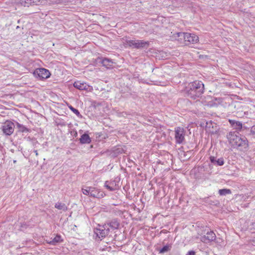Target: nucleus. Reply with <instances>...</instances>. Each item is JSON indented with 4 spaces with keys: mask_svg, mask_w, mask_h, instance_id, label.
Segmentation results:
<instances>
[{
    "mask_svg": "<svg viewBox=\"0 0 255 255\" xmlns=\"http://www.w3.org/2000/svg\"><path fill=\"white\" fill-rule=\"evenodd\" d=\"M241 137L238 135L234 131H231L227 134V138L229 143L234 147L238 143V141L240 140Z\"/></svg>",
    "mask_w": 255,
    "mask_h": 255,
    "instance_id": "nucleus-8",
    "label": "nucleus"
},
{
    "mask_svg": "<svg viewBox=\"0 0 255 255\" xmlns=\"http://www.w3.org/2000/svg\"><path fill=\"white\" fill-rule=\"evenodd\" d=\"M35 152L36 153V155H38V153H37V150H35Z\"/></svg>",
    "mask_w": 255,
    "mask_h": 255,
    "instance_id": "nucleus-30",
    "label": "nucleus"
},
{
    "mask_svg": "<svg viewBox=\"0 0 255 255\" xmlns=\"http://www.w3.org/2000/svg\"><path fill=\"white\" fill-rule=\"evenodd\" d=\"M251 131L253 134H255V126H253L252 128Z\"/></svg>",
    "mask_w": 255,
    "mask_h": 255,
    "instance_id": "nucleus-29",
    "label": "nucleus"
},
{
    "mask_svg": "<svg viewBox=\"0 0 255 255\" xmlns=\"http://www.w3.org/2000/svg\"><path fill=\"white\" fill-rule=\"evenodd\" d=\"M216 238L215 234L213 231H210L201 237V241L204 243L210 242L214 241Z\"/></svg>",
    "mask_w": 255,
    "mask_h": 255,
    "instance_id": "nucleus-11",
    "label": "nucleus"
},
{
    "mask_svg": "<svg viewBox=\"0 0 255 255\" xmlns=\"http://www.w3.org/2000/svg\"><path fill=\"white\" fill-rule=\"evenodd\" d=\"M109 228H107L104 225L102 228L96 229L95 233L99 238H103L109 234Z\"/></svg>",
    "mask_w": 255,
    "mask_h": 255,
    "instance_id": "nucleus-10",
    "label": "nucleus"
},
{
    "mask_svg": "<svg viewBox=\"0 0 255 255\" xmlns=\"http://www.w3.org/2000/svg\"><path fill=\"white\" fill-rule=\"evenodd\" d=\"M16 125L17 128L19 129V130L21 132L28 131V129L27 128H26L24 126L19 124L18 123H16Z\"/></svg>",
    "mask_w": 255,
    "mask_h": 255,
    "instance_id": "nucleus-24",
    "label": "nucleus"
},
{
    "mask_svg": "<svg viewBox=\"0 0 255 255\" xmlns=\"http://www.w3.org/2000/svg\"><path fill=\"white\" fill-rule=\"evenodd\" d=\"M174 35L175 37H178L177 40L180 41L181 42L183 41L184 44L186 45H188L191 43H196L199 41L198 37L194 34L184 32H177Z\"/></svg>",
    "mask_w": 255,
    "mask_h": 255,
    "instance_id": "nucleus-3",
    "label": "nucleus"
},
{
    "mask_svg": "<svg viewBox=\"0 0 255 255\" xmlns=\"http://www.w3.org/2000/svg\"><path fill=\"white\" fill-rule=\"evenodd\" d=\"M105 187L109 189L110 191H114L115 190V188H114L113 186H111L109 184V181H106L105 183Z\"/></svg>",
    "mask_w": 255,
    "mask_h": 255,
    "instance_id": "nucleus-26",
    "label": "nucleus"
},
{
    "mask_svg": "<svg viewBox=\"0 0 255 255\" xmlns=\"http://www.w3.org/2000/svg\"><path fill=\"white\" fill-rule=\"evenodd\" d=\"M109 184L111 186H113L114 188H115V190L116 189V183L115 181H109Z\"/></svg>",
    "mask_w": 255,
    "mask_h": 255,
    "instance_id": "nucleus-27",
    "label": "nucleus"
},
{
    "mask_svg": "<svg viewBox=\"0 0 255 255\" xmlns=\"http://www.w3.org/2000/svg\"><path fill=\"white\" fill-rule=\"evenodd\" d=\"M204 90L203 83L200 81H195L188 84L186 89V94L188 98L195 100L201 96Z\"/></svg>",
    "mask_w": 255,
    "mask_h": 255,
    "instance_id": "nucleus-1",
    "label": "nucleus"
},
{
    "mask_svg": "<svg viewBox=\"0 0 255 255\" xmlns=\"http://www.w3.org/2000/svg\"><path fill=\"white\" fill-rule=\"evenodd\" d=\"M54 207L55 208L63 212H66L68 210V207L66 205L60 202H58L55 203Z\"/></svg>",
    "mask_w": 255,
    "mask_h": 255,
    "instance_id": "nucleus-19",
    "label": "nucleus"
},
{
    "mask_svg": "<svg viewBox=\"0 0 255 255\" xmlns=\"http://www.w3.org/2000/svg\"><path fill=\"white\" fill-rule=\"evenodd\" d=\"M73 86L76 89L80 90H88L90 86L86 83L81 82L80 81L75 82Z\"/></svg>",
    "mask_w": 255,
    "mask_h": 255,
    "instance_id": "nucleus-13",
    "label": "nucleus"
},
{
    "mask_svg": "<svg viewBox=\"0 0 255 255\" xmlns=\"http://www.w3.org/2000/svg\"><path fill=\"white\" fill-rule=\"evenodd\" d=\"M104 196V193L103 192L101 191L99 189L93 187V189H92V191L91 192L90 197L97 198H101L103 197Z\"/></svg>",
    "mask_w": 255,
    "mask_h": 255,
    "instance_id": "nucleus-14",
    "label": "nucleus"
},
{
    "mask_svg": "<svg viewBox=\"0 0 255 255\" xmlns=\"http://www.w3.org/2000/svg\"><path fill=\"white\" fill-rule=\"evenodd\" d=\"M92 189H93V187L85 186L82 188V193L84 195H88L90 197Z\"/></svg>",
    "mask_w": 255,
    "mask_h": 255,
    "instance_id": "nucleus-22",
    "label": "nucleus"
},
{
    "mask_svg": "<svg viewBox=\"0 0 255 255\" xmlns=\"http://www.w3.org/2000/svg\"><path fill=\"white\" fill-rule=\"evenodd\" d=\"M171 248L172 245L171 244H167L159 250V253L162 254L167 253L171 250Z\"/></svg>",
    "mask_w": 255,
    "mask_h": 255,
    "instance_id": "nucleus-21",
    "label": "nucleus"
},
{
    "mask_svg": "<svg viewBox=\"0 0 255 255\" xmlns=\"http://www.w3.org/2000/svg\"><path fill=\"white\" fill-rule=\"evenodd\" d=\"M249 146L248 141L245 136L241 137L239 141H238L234 148H237L240 150H247Z\"/></svg>",
    "mask_w": 255,
    "mask_h": 255,
    "instance_id": "nucleus-9",
    "label": "nucleus"
},
{
    "mask_svg": "<svg viewBox=\"0 0 255 255\" xmlns=\"http://www.w3.org/2000/svg\"><path fill=\"white\" fill-rule=\"evenodd\" d=\"M14 123L9 121H6L2 126V130L5 135H10L14 131Z\"/></svg>",
    "mask_w": 255,
    "mask_h": 255,
    "instance_id": "nucleus-7",
    "label": "nucleus"
},
{
    "mask_svg": "<svg viewBox=\"0 0 255 255\" xmlns=\"http://www.w3.org/2000/svg\"><path fill=\"white\" fill-rule=\"evenodd\" d=\"M63 0H18V3L24 6L31 5L54 4L62 3Z\"/></svg>",
    "mask_w": 255,
    "mask_h": 255,
    "instance_id": "nucleus-2",
    "label": "nucleus"
},
{
    "mask_svg": "<svg viewBox=\"0 0 255 255\" xmlns=\"http://www.w3.org/2000/svg\"><path fill=\"white\" fill-rule=\"evenodd\" d=\"M231 193V190L229 189H222L219 190V193L221 196H225L227 194H230Z\"/></svg>",
    "mask_w": 255,
    "mask_h": 255,
    "instance_id": "nucleus-23",
    "label": "nucleus"
},
{
    "mask_svg": "<svg viewBox=\"0 0 255 255\" xmlns=\"http://www.w3.org/2000/svg\"><path fill=\"white\" fill-rule=\"evenodd\" d=\"M186 255H195V252L193 251H190L188 252Z\"/></svg>",
    "mask_w": 255,
    "mask_h": 255,
    "instance_id": "nucleus-28",
    "label": "nucleus"
},
{
    "mask_svg": "<svg viewBox=\"0 0 255 255\" xmlns=\"http://www.w3.org/2000/svg\"><path fill=\"white\" fill-rule=\"evenodd\" d=\"M101 64L107 68H110L113 67V62L108 58H104L101 61Z\"/></svg>",
    "mask_w": 255,
    "mask_h": 255,
    "instance_id": "nucleus-18",
    "label": "nucleus"
},
{
    "mask_svg": "<svg viewBox=\"0 0 255 255\" xmlns=\"http://www.w3.org/2000/svg\"><path fill=\"white\" fill-rule=\"evenodd\" d=\"M105 226L107 228L111 227L112 229L115 230L118 229L120 226V223L117 219H114L110 222H107L105 224Z\"/></svg>",
    "mask_w": 255,
    "mask_h": 255,
    "instance_id": "nucleus-15",
    "label": "nucleus"
},
{
    "mask_svg": "<svg viewBox=\"0 0 255 255\" xmlns=\"http://www.w3.org/2000/svg\"><path fill=\"white\" fill-rule=\"evenodd\" d=\"M210 160L211 163L215 165L222 166L224 164V160L223 157H221L217 159L216 157L211 156L210 157Z\"/></svg>",
    "mask_w": 255,
    "mask_h": 255,
    "instance_id": "nucleus-16",
    "label": "nucleus"
},
{
    "mask_svg": "<svg viewBox=\"0 0 255 255\" xmlns=\"http://www.w3.org/2000/svg\"><path fill=\"white\" fill-rule=\"evenodd\" d=\"M69 109L72 111L76 116L78 117H82L81 115L80 114L79 111L75 108H73L72 106L69 107Z\"/></svg>",
    "mask_w": 255,
    "mask_h": 255,
    "instance_id": "nucleus-25",
    "label": "nucleus"
},
{
    "mask_svg": "<svg viewBox=\"0 0 255 255\" xmlns=\"http://www.w3.org/2000/svg\"><path fill=\"white\" fill-rule=\"evenodd\" d=\"M62 241L61 237L60 235H56L53 239H50L49 241H47V243L50 245H55Z\"/></svg>",
    "mask_w": 255,
    "mask_h": 255,
    "instance_id": "nucleus-20",
    "label": "nucleus"
},
{
    "mask_svg": "<svg viewBox=\"0 0 255 255\" xmlns=\"http://www.w3.org/2000/svg\"><path fill=\"white\" fill-rule=\"evenodd\" d=\"M80 142L81 144L90 143L91 142V139L87 133H84L79 139Z\"/></svg>",
    "mask_w": 255,
    "mask_h": 255,
    "instance_id": "nucleus-17",
    "label": "nucleus"
},
{
    "mask_svg": "<svg viewBox=\"0 0 255 255\" xmlns=\"http://www.w3.org/2000/svg\"><path fill=\"white\" fill-rule=\"evenodd\" d=\"M175 139L176 142L182 143L185 139V131L183 128L176 127L175 128Z\"/></svg>",
    "mask_w": 255,
    "mask_h": 255,
    "instance_id": "nucleus-6",
    "label": "nucleus"
},
{
    "mask_svg": "<svg viewBox=\"0 0 255 255\" xmlns=\"http://www.w3.org/2000/svg\"><path fill=\"white\" fill-rule=\"evenodd\" d=\"M229 122L232 128L234 129L241 131L243 128V124L241 122L234 120H229Z\"/></svg>",
    "mask_w": 255,
    "mask_h": 255,
    "instance_id": "nucleus-12",
    "label": "nucleus"
},
{
    "mask_svg": "<svg viewBox=\"0 0 255 255\" xmlns=\"http://www.w3.org/2000/svg\"><path fill=\"white\" fill-rule=\"evenodd\" d=\"M125 45L132 48L140 49L142 48H147L149 45L148 41H145L141 40H136L135 39H130L126 37L123 38Z\"/></svg>",
    "mask_w": 255,
    "mask_h": 255,
    "instance_id": "nucleus-4",
    "label": "nucleus"
},
{
    "mask_svg": "<svg viewBox=\"0 0 255 255\" xmlns=\"http://www.w3.org/2000/svg\"><path fill=\"white\" fill-rule=\"evenodd\" d=\"M33 75L39 80H43L49 78L50 76V73L49 70L45 68H38L34 71Z\"/></svg>",
    "mask_w": 255,
    "mask_h": 255,
    "instance_id": "nucleus-5",
    "label": "nucleus"
}]
</instances>
